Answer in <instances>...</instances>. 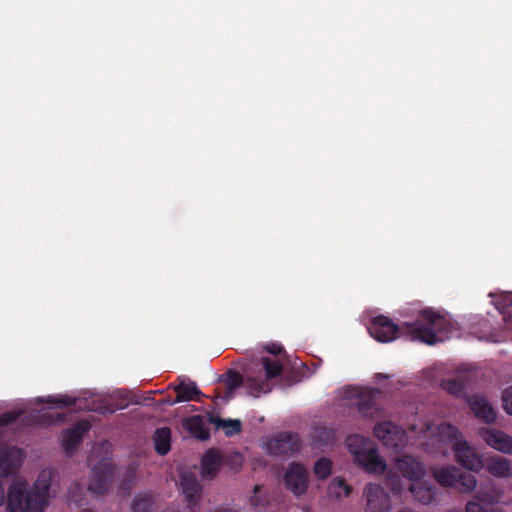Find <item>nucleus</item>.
Segmentation results:
<instances>
[{
  "mask_svg": "<svg viewBox=\"0 0 512 512\" xmlns=\"http://www.w3.org/2000/svg\"><path fill=\"white\" fill-rule=\"evenodd\" d=\"M180 488L186 499L187 507L190 509L194 508L202 494V486L196 475L193 473H183L180 477Z\"/></svg>",
  "mask_w": 512,
  "mask_h": 512,
  "instance_id": "4468645a",
  "label": "nucleus"
},
{
  "mask_svg": "<svg viewBox=\"0 0 512 512\" xmlns=\"http://www.w3.org/2000/svg\"><path fill=\"white\" fill-rule=\"evenodd\" d=\"M308 471L297 462H292L283 477L284 484L288 490L295 495H302L308 488Z\"/></svg>",
  "mask_w": 512,
  "mask_h": 512,
  "instance_id": "9d476101",
  "label": "nucleus"
},
{
  "mask_svg": "<svg viewBox=\"0 0 512 512\" xmlns=\"http://www.w3.org/2000/svg\"><path fill=\"white\" fill-rule=\"evenodd\" d=\"M346 445L354 462L364 471L372 474L385 472L386 462L379 456L377 447L372 440L355 434L347 437Z\"/></svg>",
  "mask_w": 512,
  "mask_h": 512,
  "instance_id": "7ed1b4c3",
  "label": "nucleus"
},
{
  "mask_svg": "<svg viewBox=\"0 0 512 512\" xmlns=\"http://www.w3.org/2000/svg\"><path fill=\"white\" fill-rule=\"evenodd\" d=\"M155 451L159 455H166L171 448V430L168 427H161L155 430L153 435Z\"/></svg>",
  "mask_w": 512,
  "mask_h": 512,
  "instance_id": "5701e85b",
  "label": "nucleus"
},
{
  "mask_svg": "<svg viewBox=\"0 0 512 512\" xmlns=\"http://www.w3.org/2000/svg\"><path fill=\"white\" fill-rule=\"evenodd\" d=\"M315 441L320 445H327L334 440V433L325 427H317L315 430Z\"/></svg>",
  "mask_w": 512,
  "mask_h": 512,
  "instance_id": "2f4dec72",
  "label": "nucleus"
},
{
  "mask_svg": "<svg viewBox=\"0 0 512 512\" xmlns=\"http://www.w3.org/2000/svg\"><path fill=\"white\" fill-rule=\"evenodd\" d=\"M174 391L176 392V398L170 403L171 405L187 401H199V397L203 395L194 382L185 383L181 381L174 387Z\"/></svg>",
  "mask_w": 512,
  "mask_h": 512,
  "instance_id": "6ab92c4d",
  "label": "nucleus"
},
{
  "mask_svg": "<svg viewBox=\"0 0 512 512\" xmlns=\"http://www.w3.org/2000/svg\"><path fill=\"white\" fill-rule=\"evenodd\" d=\"M409 490L415 500L422 504H430L436 500L437 491L433 484L426 482H415L410 484Z\"/></svg>",
  "mask_w": 512,
  "mask_h": 512,
  "instance_id": "a211bd4d",
  "label": "nucleus"
},
{
  "mask_svg": "<svg viewBox=\"0 0 512 512\" xmlns=\"http://www.w3.org/2000/svg\"><path fill=\"white\" fill-rule=\"evenodd\" d=\"M225 376L228 393H232L236 388L243 385L246 387L248 394L254 397H258L261 393H268L271 390L269 383L264 379L247 376L244 381L243 376L236 370H228Z\"/></svg>",
  "mask_w": 512,
  "mask_h": 512,
  "instance_id": "423d86ee",
  "label": "nucleus"
},
{
  "mask_svg": "<svg viewBox=\"0 0 512 512\" xmlns=\"http://www.w3.org/2000/svg\"><path fill=\"white\" fill-rule=\"evenodd\" d=\"M332 488H339V491H336L337 496H348L351 493V487L345 482L343 478H335L331 484Z\"/></svg>",
  "mask_w": 512,
  "mask_h": 512,
  "instance_id": "72a5a7b5",
  "label": "nucleus"
},
{
  "mask_svg": "<svg viewBox=\"0 0 512 512\" xmlns=\"http://www.w3.org/2000/svg\"><path fill=\"white\" fill-rule=\"evenodd\" d=\"M209 423L215 424L217 428H222L226 436H233L241 431V422L237 419H221L208 413Z\"/></svg>",
  "mask_w": 512,
  "mask_h": 512,
  "instance_id": "393cba45",
  "label": "nucleus"
},
{
  "mask_svg": "<svg viewBox=\"0 0 512 512\" xmlns=\"http://www.w3.org/2000/svg\"><path fill=\"white\" fill-rule=\"evenodd\" d=\"M136 471L132 467H128L122 475L119 488L122 491L129 492L135 483Z\"/></svg>",
  "mask_w": 512,
  "mask_h": 512,
  "instance_id": "c756f323",
  "label": "nucleus"
},
{
  "mask_svg": "<svg viewBox=\"0 0 512 512\" xmlns=\"http://www.w3.org/2000/svg\"><path fill=\"white\" fill-rule=\"evenodd\" d=\"M20 411H7L0 415V426H8L18 420Z\"/></svg>",
  "mask_w": 512,
  "mask_h": 512,
  "instance_id": "f704fd0d",
  "label": "nucleus"
},
{
  "mask_svg": "<svg viewBox=\"0 0 512 512\" xmlns=\"http://www.w3.org/2000/svg\"><path fill=\"white\" fill-rule=\"evenodd\" d=\"M22 452L16 447L0 452V476L8 477L15 474L22 463Z\"/></svg>",
  "mask_w": 512,
  "mask_h": 512,
  "instance_id": "2eb2a0df",
  "label": "nucleus"
},
{
  "mask_svg": "<svg viewBox=\"0 0 512 512\" xmlns=\"http://www.w3.org/2000/svg\"><path fill=\"white\" fill-rule=\"evenodd\" d=\"M265 350L273 355H279L283 352L284 348L282 345L277 343H270L265 346Z\"/></svg>",
  "mask_w": 512,
  "mask_h": 512,
  "instance_id": "e433bc0d",
  "label": "nucleus"
},
{
  "mask_svg": "<svg viewBox=\"0 0 512 512\" xmlns=\"http://www.w3.org/2000/svg\"><path fill=\"white\" fill-rule=\"evenodd\" d=\"M261 363L266 375L267 380L278 377L282 372V364L278 360H272L269 357H262Z\"/></svg>",
  "mask_w": 512,
  "mask_h": 512,
  "instance_id": "cd10ccee",
  "label": "nucleus"
},
{
  "mask_svg": "<svg viewBox=\"0 0 512 512\" xmlns=\"http://www.w3.org/2000/svg\"><path fill=\"white\" fill-rule=\"evenodd\" d=\"M331 469H332L331 460H329L328 458L322 457L316 461L313 470H314V474L319 479H326L330 475Z\"/></svg>",
  "mask_w": 512,
  "mask_h": 512,
  "instance_id": "c85d7f7f",
  "label": "nucleus"
},
{
  "mask_svg": "<svg viewBox=\"0 0 512 512\" xmlns=\"http://www.w3.org/2000/svg\"><path fill=\"white\" fill-rule=\"evenodd\" d=\"M46 403L54 404L57 407L65 408L75 405L76 398L67 395L49 396L46 400Z\"/></svg>",
  "mask_w": 512,
  "mask_h": 512,
  "instance_id": "7c9ffc66",
  "label": "nucleus"
},
{
  "mask_svg": "<svg viewBox=\"0 0 512 512\" xmlns=\"http://www.w3.org/2000/svg\"><path fill=\"white\" fill-rule=\"evenodd\" d=\"M398 473L410 481H418L425 475V468L418 459L411 455H403L398 458L387 476V484L394 493H401L403 490Z\"/></svg>",
  "mask_w": 512,
  "mask_h": 512,
  "instance_id": "20e7f679",
  "label": "nucleus"
},
{
  "mask_svg": "<svg viewBox=\"0 0 512 512\" xmlns=\"http://www.w3.org/2000/svg\"><path fill=\"white\" fill-rule=\"evenodd\" d=\"M367 500V512H388L391 508L390 496L383 487L368 484L364 489Z\"/></svg>",
  "mask_w": 512,
  "mask_h": 512,
  "instance_id": "f8f14e48",
  "label": "nucleus"
},
{
  "mask_svg": "<svg viewBox=\"0 0 512 512\" xmlns=\"http://www.w3.org/2000/svg\"><path fill=\"white\" fill-rule=\"evenodd\" d=\"M504 301H505V306L511 305V303H512V299L509 295L505 296Z\"/></svg>",
  "mask_w": 512,
  "mask_h": 512,
  "instance_id": "58836bf2",
  "label": "nucleus"
},
{
  "mask_svg": "<svg viewBox=\"0 0 512 512\" xmlns=\"http://www.w3.org/2000/svg\"><path fill=\"white\" fill-rule=\"evenodd\" d=\"M221 464L222 457L217 451H207L206 454L203 456L201 463L202 477L207 480L213 479L220 470Z\"/></svg>",
  "mask_w": 512,
  "mask_h": 512,
  "instance_id": "f3484780",
  "label": "nucleus"
},
{
  "mask_svg": "<svg viewBox=\"0 0 512 512\" xmlns=\"http://www.w3.org/2000/svg\"><path fill=\"white\" fill-rule=\"evenodd\" d=\"M441 433L448 432L449 436L454 437L453 450L455 459L462 467L478 472L484 466L481 457L467 444L466 441L457 438L458 429L450 424H442L439 428Z\"/></svg>",
  "mask_w": 512,
  "mask_h": 512,
  "instance_id": "39448f33",
  "label": "nucleus"
},
{
  "mask_svg": "<svg viewBox=\"0 0 512 512\" xmlns=\"http://www.w3.org/2000/svg\"><path fill=\"white\" fill-rule=\"evenodd\" d=\"M443 387L445 388V390L448 393L456 395V396H459L460 394H462V392L464 390V386L462 385V383L456 379H448V380L444 381Z\"/></svg>",
  "mask_w": 512,
  "mask_h": 512,
  "instance_id": "473e14b6",
  "label": "nucleus"
},
{
  "mask_svg": "<svg viewBox=\"0 0 512 512\" xmlns=\"http://www.w3.org/2000/svg\"><path fill=\"white\" fill-rule=\"evenodd\" d=\"M154 505V494L151 491H144L134 496L131 510L132 512H153Z\"/></svg>",
  "mask_w": 512,
  "mask_h": 512,
  "instance_id": "b1692460",
  "label": "nucleus"
},
{
  "mask_svg": "<svg viewBox=\"0 0 512 512\" xmlns=\"http://www.w3.org/2000/svg\"><path fill=\"white\" fill-rule=\"evenodd\" d=\"M477 484L476 477L470 472L458 470L454 488L461 493L472 492Z\"/></svg>",
  "mask_w": 512,
  "mask_h": 512,
  "instance_id": "a878e982",
  "label": "nucleus"
},
{
  "mask_svg": "<svg viewBox=\"0 0 512 512\" xmlns=\"http://www.w3.org/2000/svg\"><path fill=\"white\" fill-rule=\"evenodd\" d=\"M209 512H239V511L235 510V509H232V508H229V507L221 506V507H217L214 510L209 511Z\"/></svg>",
  "mask_w": 512,
  "mask_h": 512,
  "instance_id": "4c0bfd02",
  "label": "nucleus"
},
{
  "mask_svg": "<svg viewBox=\"0 0 512 512\" xmlns=\"http://www.w3.org/2000/svg\"><path fill=\"white\" fill-rule=\"evenodd\" d=\"M478 434L493 449L512 455V437L510 435L494 428H481Z\"/></svg>",
  "mask_w": 512,
  "mask_h": 512,
  "instance_id": "ddd939ff",
  "label": "nucleus"
},
{
  "mask_svg": "<svg viewBox=\"0 0 512 512\" xmlns=\"http://www.w3.org/2000/svg\"><path fill=\"white\" fill-rule=\"evenodd\" d=\"M381 394L377 388H361L357 391L356 398L352 404L358 413L364 418H375L378 415L376 397Z\"/></svg>",
  "mask_w": 512,
  "mask_h": 512,
  "instance_id": "9b49d317",
  "label": "nucleus"
},
{
  "mask_svg": "<svg viewBox=\"0 0 512 512\" xmlns=\"http://www.w3.org/2000/svg\"><path fill=\"white\" fill-rule=\"evenodd\" d=\"M451 324L439 313L430 309L421 310L412 322L395 324L390 318L379 315L368 326L369 334L378 342L388 343L405 337L411 341L433 345L448 338Z\"/></svg>",
  "mask_w": 512,
  "mask_h": 512,
  "instance_id": "f257e3e1",
  "label": "nucleus"
},
{
  "mask_svg": "<svg viewBox=\"0 0 512 512\" xmlns=\"http://www.w3.org/2000/svg\"><path fill=\"white\" fill-rule=\"evenodd\" d=\"M469 406L476 418L487 424L495 422L497 417L496 411L484 397H472Z\"/></svg>",
  "mask_w": 512,
  "mask_h": 512,
  "instance_id": "dca6fc26",
  "label": "nucleus"
},
{
  "mask_svg": "<svg viewBox=\"0 0 512 512\" xmlns=\"http://www.w3.org/2000/svg\"><path fill=\"white\" fill-rule=\"evenodd\" d=\"M52 471L43 470L32 489L22 480H14L7 492V509L10 512H44L48 505Z\"/></svg>",
  "mask_w": 512,
  "mask_h": 512,
  "instance_id": "f03ea898",
  "label": "nucleus"
},
{
  "mask_svg": "<svg viewBox=\"0 0 512 512\" xmlns=\"http://www.w3.org/2000/svg\"><path fill=\"white\" fill-rule=\"evenodd\" d=\"M300 449L301 440L299 435L292 432L279 433L267 443L269 454L274 456L292 455Z\"/></svg>",
  "mask_w": 512,
  "mask_h": 512,
  "instance_id": "6e6552de",
  "label": "nucleus"
},
{
  "mask_svg": "<svg viewBox=\"0 0 512 512\" xmlns=\"http://www.w3.org/2000/svg\"><path fill=\"white\" fill-rule=\"evenodd\" d=\"M115 476V471L110 462H99L91 469V475L88 484V491L94 495L105 494Z\"/></svg>",
  "mask_w": 512,
  "mask_h": 512,
  "instance_id": "0eeeda50",
  "label": "nucleus"
},
{
  "mask_svg": "<svg viewBox=\"0 0 512 512\" xmlns=\"http://www.w3.org/2000/svg\"><path fill=\"white\" fill-rule=\"evenodd\" d=\"M81 512H92L90 509H84Z\"/></svg>",
  "mask_w": 512,
  "mask_h": 512,
  "instance_id": "ea45409f",
  "label": "nucleus"
},
{
  "mask_svg": "<svg viewBox=\"0 0 512 512\" xmlns=\"http://www.w3.org/2000/svg\"><path fill=\"white\" fill-rule=\"evenodd\" d=\"M486 468L495 477L506 478L512 473L510 460L501 456L489 457L486 462Z\"/></svg>",
  "mask_w": 512,
  "mask_h": 512,
  "instance_id": "412c9836",
  "label": "nucleus"
},
{
  "mask_svg": "<svg viewBox=\"0 0 512 512\" xmlns=\"http://www.w3.org/2000/svg\"><path fill=\"white\" fill-rule=\"evenodd\" d=\"M375 436L390 448H399L406 443V432L391 421L377 423L374 427Z\"/></svg>",
  "mask_w": 512,
  "mask_h": 512,
  "instance_id": "1a4fd4ad",
  "label": "nucleus"
},
{
  "mask_svg": "<svg viewBox=\"0 0 512 512\" xmlns=\"http://www.w3.org/2000/svg\"><path fill=\"white\" fill-rule=\"evenodd\" d=\"M173 402V400H167L166 403L171 405L170 403Z\"/></svg>",
  "mask_w": 512,
  "mask_h": 512,
  "instance_id": "a19ab883",
  "label": "nucleus"
},
{
  "mask_svg": "<svg viewBox=\"0 0 512 512\" xmlns=\"http://www.w3.org/2000/svg\"><path fill=\"white\" fill-rule=\"evenodd\" d=\"M503 408L512 415V386L506 388L502 395Z\"/></svg>",
  "mask_w": 512,
  "mask_h": 512,
  "instance_id": "c9c22d12",
  "label": "nucleus"
},
{
  "mask_svg": "<svg viewBox=\"0 0 512 512\" xmlns=\"http://www.w3.org/2000/svg\"><path fill=\"white\" fill-rule=\"evenodd\" d=\"M88 430L86 424H78L72 429H67L63 436V446L67 454H72L80 445L83 434Z\"/></svg>",
  "mask_w": 512,
  "mask_h": 512,
  "instance_id": "aec40b11",
  "label": "nucleus"
},
{
  "mask_svg": "<svg viewBox=\"0 0 512 512\" xmlns=\"http://www.w3.org/2000/svg\"><path fill=\"white\" fill-rule=\"evenodd\" d=\"M458 470L455 467L441 468L435 472V478L440 485L454 488Z\"/></svg>",
  "mask_w": 512,
  "mask_h": 512,
  "instance_id": "bb28decb",
  "label": "nucleus"
},
{
  "mask_svg": "<svg viewBox=\"0 0 512 512\" xmlns=\"http://www.w3.org/2000/svg\"><path fill=\"white\" fill-rule=\"evenodd\" d=\"M186 429L197 439L204 441L210 438V431L205 425L203 416L194 415L185 420Z\"/></svg>",
  "mask_w": 512,
  "mask_h": 512,
  "instance_id": "4be33fe9",
  "label": "nucleus"
}]
</instances>
